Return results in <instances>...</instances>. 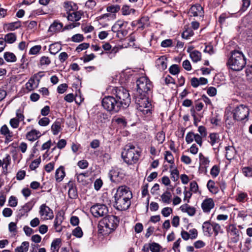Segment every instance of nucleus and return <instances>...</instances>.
<instances>
[{
	"mask_svg": "<svg viewBox=\"0 0 252 252\" xmlns=\"http://www.w3.org/2000/svg\"><path fill=\"white\" fill-rule=\"evenodd\" d=\"M209 137L210 139V143L212 146H214L215 143H218L219 142V137L217 133H210L209 135Z\"/></svg>",
	"mask_w": 252,
	"mask_h": 252,
	"instance_id": "f704fd0d",
	"label": "nucleus"
},
{
	"mask_svg": "<svg viewBox=\"0 0 252 252\" xmlns=\"http://www.w3.org/2000/svg\"><path fill=\"white\" fill-rule=\"evenodd\" d=\"M62 49L61 46L58 43L52 44L49 46V51L52 54L55 55Z\"/></svg>",
	"mask_w": 252,
	"mask_h": 252,
	"instance_id": "393cba45",
	"label": "nucleus"
},
{
	"mask_svg": "<svg viewBox=\"0 0 252 252\" xmlns=\"http://www.w3.org/2000/svg\"><path fill=\"white\" fill-rule=\"evenodd\" d=\"M157 140L159 143H162L165 140V134L163 131H160L157 133L156 135Z\"/></svg>",
	"mask_w": 252,
	"mask_h": 252,
	"instance_id": "8fccbe9b",
	"label": "nucleus"
},
{
	"mask_svg": "<svg viewBox=\"0 0 252 252\" xmlns=\"http://www.w3.org/2000/svg\"><path fill=\"white\" fill-rule=\"evenodd\" d=\"M203 8L199 4L192 5L189 9V14L190 16L200 17L203 16Z\"/></svg>",
	"mask_w": 252,
	"mask_h": 252,
	"instance_id": "f8f14e48",
	"label": "nucleus"
},
{
	"mask_svg": "<svg viewBox=\"0 0 252 252\" xmlns=\"http://www.w3.org/2000/svg\"><path fill=\"white\" fill-rule=\"evenodd\" d=\"M84 37L82 34H76L71 37V40L75 42H80L83 41Z\"/></svg>",
	"mask_w": 252,
	"mask_h": 252,
	"instance_id": "49530a36",
	"label": "nucleus"
},
{
	"mask_svg": "<svg viewBox=\"0 0 252 252\" xmlns=\"http://www.w3.org/2000/svg\"><path fill=\"white\" fill-rule=\"evenodd\" d=\"M173 210L169 207H165L161 211L162 215L165 217H168L172 213Z\"/></svg>",
	"mask_w": 252,
	"mask_h": 252,
	"instance_id": "5fc2aeb1",
	"label": "nucleus"
},
{
	"mask_svg": "<svg viewBox=\"0 0 252 252\" xmlns=\"http://www.w3.org/2000/svg\"><path fill=\"white\" fill-rule=\"evenodd\" d=\"M82 14L79 11H74L72 13L69 12L68 13L67 18L68 20L72 22H77L79 21L81 18Z\"/></svg>",
	"mask_w": 252,
	"mask_h": 252,
	"instance_id": "a211bd4d",
	"label": "nucleus"
},
{
	"mask_svg": "<svg viewBox=\"0 0 252 252\" xmlns=\"http://www.w3.org/2000/svg\"><path fill=\"white\" fill-rule=\"evenodd\" d=\"M40 136V132L33 129L27 133L26 138L29 141H33L38 139Z\"/></svg>",
	"mask_w": 252,
	"mask_h": 252,
	"instance_id": "dca6fc26",
	"label": "nucleus"
},
{
	"mask_svg": "<svg viewBox=\"0 0 252 252\" xmlns=\"http://www.w3.org/2000/svg\"><path fill=\"white\" fill-rule=\"evenodd\" d=\"M101 104L104 109L112 114L117 113L123 109L113 94L105 96L102 99Z\"/></svg>",
	"mask_w": 252,
	"mask_h": 252,
	"instance_id": "39448f33",
	"label": "nucleus"
},
{
	"mask_svg": "<svg viewBox=\"0 0 252 252\" xmlns=\"http://www.w3.org/2000/svg\"><path fill=\"white\" fill-rule=\"evenodd\" d=\"M68 196L71 199H76L78 197L77 188L69 189L68 191Z\"/></svg>",
	"mask_w": 252,
	"mask_h": 252,
	"instance_id": "37998d69",
	"label": "nucleus"
},
{
	"mask_svg": "<svg viewBox=\"0 0 252 252\" xmlns=\"http://www.w3.org/2000/svg\"><path fill=\"white\" fill-rule=\"evenodd\" d=\"M119 220L117 217L108 215L104 217L99 222L98 227L105 228V234H109L116 229L118 225Z\"/></svg>",
	"mask_w": 252,
	"mask_h": 252,
	"instance_id": "423d86ee",
	"label": "nucleus"
},
{
	"mask_svg": "<svg viewBox=\"0 0 252 252\" xmlns=\"http://www.w3.org/2000/svg\"><path fill=\"white\" fill-rule=\"evenodd\" d=\"M39 213L41 216H44L45 219H52L54 217L52 210L45 204L40 206Z\"/></svg>",
	"mask_w": 252,
	"mask_h": 252,
	"instance_id": "ddd939ff",
	"label": "nucleus"
},
{
	"mask_svg": "<svg viewBox=\"0 0 252 252\" xmlns=\"http://www.w3.org/2000/svg\"><path fill=\"white\" fill-rule=\"evenodd\" d=\"M165 60L166 59L164 58V57H161L157 60L156 62L159 69L163 70L165 69L167 67V63L165 62Z\"/></svg>",
	"mask_w": 252,
	"mask_h": 252,
	"instance_id": "c756f323",
	"label": "nucleus"
},
{
	"mask_svg": "<svg viewBox=\"0 0 252 252\" xmlns=\"http://www.w3.org/2000/svg\"><path fill=\"white\" fill-rule=\"evenodd\" d=\"M62 120L57 119L52 125L51 130L54 135H57L61 130Z\"/></svg>",
	"mask_w": 252,
	"mask_h": 252,
	"instance_id": "6ab92c4d",
	"label": "nucleus"
},
{
	"mask_svg": "<svg viewBox=\"0 0 252 252\" xmlns=\"http://www.w3.org/2000/svg\"><path fill=\"white\" fill-rule=\"evenodd\" d=\"M8 203L9 206L12 207L16 206L18 203L16 197L14 196H11L9 199Z\"/></svg>",
	"mask_w": 252,
	"mask_h": 252,
	"instance_id": "13d9d810",
	"label": "nucleus"
},
{
	"mask_svg": "<svg viewBox=\"0 0 252 252\" xmlns=\"http://www.w3.org/2000/svg\"><path fill=\"white\" fill-rule=\"evenodd\" d=\"M213 232L215 233V236H217L220 232L222 233V230L221 228L220 225L217 223H213L212 224Z\"/></svg>",
	"mask_w": 252,
	"mask_h": 252,
	"instance_id": "c9c22d12",
	"label": "nucleus"
},
{
	"mask_svg": "<svg viewBox=\"0 0 252 252\" xmlns=\"http://www.w3.org/2000/svg\"><path fill=\"white\" fill-rule=\"evenodd\" d=\"M65 172L63 167L61 166L56 171L55 178L56 181L58 182H61L65 176Z\"/></svg>",
	"mask_w": 252,
	"mask_h": 252,
	"instance_id": "412c9836",
	"label": "nucleus"
},
{
	"mask_svg": "<svg viewBox=\"0 0 252 252\" xmlns=\"http://www.w3.org/2000/svg\"><path fill=\"white\" fill-rule=\"evenodd\" d=\"M198 189V186L197 183L193 181L190 183V190L194 193H196Z\"/></svg>",
	"mask_w": 252,
	"mask_h": 252,
	"instance_id": "680f3d73",
	"label": "nucleus"
},
{
	"mask_svg": "<svg viewBox=\"0 0 252 252\" xmlns=\"http://www.w3.org/2000/svg\"><path fill=\"white\" fill-rule=\"evenodd\" d=\"M172 40L170 39H165L162 41L161 43V46L162 47H171L172 45Z\"/></svg>",
	"mask_w": 252,
	"mask_h": 252,
	"instance_id": "774afa93",
	"label": "nucleus"
},
{
	"mask_svg": "<svg viewBox=\"0 0 252 252\" xmlns=\"http://www.w3.org/2000/svg\"><path fill=\"white\" fill-rule=\"evenodd\" d=\"M67 88V85L66 84H62L58 87L57 91L59 94H63L65 92Z\"/></svg>",
	"mask_w": 252,
	"mask_h": 252,
	"instance_id": "338daca9",
	"label": "nucleus"
},
{
	"mask_svg": "<svg viewBox=\"0 0 252 252\" xmlns=\"http://www.w3.org/2000/svg\"><path fill=\"white\" fill-rule=\"evenodd\" d=\"M227 232L229 233L232 236L231 238V241L233 243H236L239 241L240 234L241 231L233 224L228 225L227 229Z\"/></svg>",
	"mask_w": 252,
	"mask_h": 252,
	"instance_id": "9b49d317",
	"label": "nucleus"
},
{
	"mask_svg": "<svg viewBox=\"0 0 252 252\" xmlns=\"http://www.w3.org/2000/svg\"><path fill=\"white\" fill-rule=\"evenodd\" d=\"M3 57L7 62H15L16 61V57L11 52H7L4 54Z\"/></svg>",
	"mask_w": 252,
	"mask_h": 252,
	"instance_id": "c85d7f7f",
	"label": "nucleus"
},
{
	"mask_svg": "<svg viewBox=\"0 0 252 252\" xmlns=\"http://www.w3.org/2000/svg\"><path fill=\"white\" fill-rule=\"evenodd\" d=\"M169 71L172 75H176L179 73L180 68L177 64H173L170 67Z\"/></svg>",
	"mask_w": 252,
	"mask_h": 252,
	"instance_id": "79ce46f5",
	"label": "nucleus"
},
{
	"mask_svg": "<svg viewBox=\"0 0 252 252\" xmlns=\"http://www.w3.org/2000/svg\"><path fill=\"white\" fill-rule=\"evenodd\" d=\"M120 9V6L117 4L111 5L107 7V11L108 12L115 13L118 12Z\"/></svg>",
	"mask_w": 252,
	"mask_h": 252,
	"instance_id": "e433bc0d",
	"label": "nucleus"
},
{
	"mask_svg": "<svg viewBox=\"0 0 252 252\" xmlns=\"http://www.w3.org/2000/svg\"><path fill=\"white\" fill-rule=\"evenodd\" d=\"M72 234L77 238H81L82 237L83 233L81 228L77 226L72 231Z\"/></svg>",
	"mask_w": 252,
	"mask_h": 252,
	"instance_id": "ea45409f",
	"label": "nucleus"
},
{
	"mask_svg": "<svg viewBox=\"0 0 252 252\" xmlns=\"http://www.w3.org/2000/svg\"><path fill=\"white\" fill-rule=\"evenodd\" d=\"M29 248V243L27 241L23 242L21 245L15 249V252H27Z\"/></svg>",
	"mask_w": 252,
	"mask_h": 252,
	"instance_id": "a878e982",
	"label": "nucleus"
},
{
	"mask_svg": "<svg viewBox=\"0 0 252 252\" xmlns=\"http://www.w3.org/2000/svg\"><path fill=\"white\" fill-rule=\"evenodd\" d=\"M90 212L94 217L98 218L106 215L108 209L104 204L96 203L91 207Z\"/></svg>",
	"mask_w": 252,
	"mask_h": 252,
	"instance_id": "1a4fd4ad",
	"label": "nucleus"
},
{
	"mask_svg": "<svg viewBox=\"0 0 252 252\" xmlns=\"http://www.w3.org/2000/svg\"><path fill=\"white\" fill-rule=\"evenodd\" d=\"M246 64V59L243 53L236 50L231 52V55L227 63L229 67L234 71L242 70Z\"/></svg>",
	"mask_w": 252,
	"mask_h": 252,
	"instance_id": "f03ea898",
	"label": "nucleus"
},
{
	"mask_svg": "<svg viewBox=\"0 0 252 252\" xmlns=\"http://www.w3.org/2000/svg\"><path fill=\"white\" fill-rule=\"evenodd\" d=\"M188 232L190 236V239L191 240L195 239L198 236V232L195 228L190 229Z\"/></svg>",
	"mask_w": 252,
	"mask_h": 252,
	"instance_id": "0e129e2a",
	"label": "nucleus"
},
{
	"mask_svg": "<svg viewBox=\"0 0 252 252\" xmlns=\"http://www.w3.org/2000/svg\"><path fill=\"white\" fill-rule=\"evenodd\" d=\"M90 46V44L88 43H83L79 44L76 49V51L80 52L83 50L88 49Z\"/></svg>",
	"mask_w": 252,
	"mask_h": 252,
	"instance_id": "3c124183",
	"label": "nucleus"
},
{
	"mask_svg": "<svg viewBox=\"0 0 252 252\" xmlns=\"http://www.w3.org/2000/svg\"><path fill=\"white\" fill-rule=\"evenodd\" d=\"M160 246L156 243L153 242L151 244H149L150 250L152 252H159L160 249Z\"/></svg>",
	"mask_w": 252,
	"mask_h": 252,
	"instance_id": "4c0bfd02",
	"label": "nucleus"
},
{
	"mask_svg": "<svg viewBox=\"0 0 252 252\" xmlns=\"http://www.w3.org/2000/svg\"><path fill=\"white\" fill-rule=\"evenodd\" d=\"M182 242V240L181 238H179L176 241H175L172 247L173 250L175 252H180V250L179 249L180 243Z\"/></svg>",
	"mask_w": 252,
	"mask_h": 252,
	"instance_id": "4d7b16f0",
	"label": "nucleus"
},
{
	"mask_svg": "<svg viewBox=\"0 0 252 252\" xmlns=\"http://www.w3.org/2000/svg\"><path fill=\"white\" fill-rule=\"evenodd\" d=\"M131 192L126 186L119 187L114 195V207L119 211H124L129 208L130 205V199L132 198Z\"/></svg>",
	"mask_w": 252,
	"mask_h": 252,
	"instance_id": "f257e3e1",
	"label": "nucleus"
},
{
	"mask_svg": "<svg viewBox=\"0 0 252 252\" xmlns=\"http://www.w3.org/2000/svg\"><path fill=\"white\" fill-rule=\"evenodd\" d=\"M172 197L171 194L169 191H166L161 195L162 201L164 203H169Z\"/></svg>",
	"mask_w": 252,
	"mask_h": 252,
	"instance_id": "72a5a7b5",
	"label": "nucleus"
},
{
	"mask_svg": "<svg viewBox=\"0 0 252 252\" xmlns=\"http://www.w3.org/2000/svg\"><path fill=\"white\" fill-rule=\"evenodd\" d=\"M193 33V32L191 29H188L183 32L182 34V36L184 38L188 39L189 37L192 36Z\"/></svg>",
	"mask_w": 252,
	"mask_h": 252,
	"instance_id": "a18cd8bd",
	"label": "nucleus"
},
{
	"mask_svg": "<svg viewBox=\"0 0 252 252\" xmlns=\"http://www.w3.org/2000/svg\"><path fill=\"white\" fill-rule=\"evenodd\" d=\"M120 172L118 168H113L110 170L108 176L112 182H116L118 179Z\"/></svg>",
	"mask_w": 252,
	"mask_h": 252,
	"instance_id": "f3484780",
	"label": "nucleus"
},
{
	"mask_svg": "<svg viewBox=\"0 0 252 252\" xmlns=\"http://www.w3.org/2000/svg\"><path fill=\"white\" fill-rule=\"evenodd\" d=\"M97 118L98 121L101 123H105L108 121L107 115L105 113H100Z\"/></svg>",
	"mask_w": 252,
	"mask_h": 252,
	"instance_id": "de8ad7c7",
	"label": "nucleus"
},
{
	"mask_svg": "<svg viewBox=\"0 0 252 252\" xmlns=\"http://www.w3.org/2000/svg\"><path fill=\"white\" fill-rule=\"evenodd\" d=\"M135 149V147L131 144L126 145L122 153V157L124 161L128 164L135 163L138 160L140 154Z\"/></svg>",
	"mask_w": 252,
	"mask_h": 252,
	"instance_id": "20e7f679",
	"label": "nucleus"
},
{
	"mask_svg": "<svg viewBox=\"0 0 252 252\" xmlns=\"http://www.w3.org/2000/svg\"><path fill=\"white\" fill-rule=\"evenodd\" d=\"M214 202L212 198L204 200L201 204V207L204 212L208 213L214 207Z\"/></svg>",
	"mask_w": 252,
	"mask_h": 252,
	"instance_id": "4468645a",
	"label": "nucleus"
},
{
	"mask_svg": "<svg viewBox=\"0 0 252 252\" xmlns=\"http://www.w3.org/2000/svg\"><path fill=\"white\" fill-rule=\"evenodd\" d=\"M212 224L208 221H205L202 225V229L205 235L211 236L213 234L212 231Z\"/></svg>",
	"mask_w": 252,
	"mask_h": 252,
	"instance_id": "aec40b11",
	"label": "nucleus"
},
{
	"mask_svg": "<svg viewBox=\"0 0 252 252\" xmlns=\"http://www.w3.org/2000/svg\"><path fill=\"white\" fill-rule=\"evenodd\" d=\"M195 134L193 132H189L186 136V141L188 144L193 142L194 139Z\"/></svg>",
	"mask_w": 252,
	"mask_h": 252,
	"instance_id": "09e8293b",
	"label": "nucleus"
},
{
	"mask_svg": "<svg viewBox=\"0 0 252 252\" xmlns=\"http://www.w3.org/2000/svg\"><path fill=\"white\" fill-rule=\"evenodd\" d=\"M21 22L17 21L7 24V29L9 31H14L21 27Z\"/></svg>",
	"mask_w": 252,
	"mask_h": 252,
	"instance_id": "2f4dec72",
	"label": "nucleus"
},
{
	"mask_svg": "<svg viewBox=\"0 0 252 252\" xmlns=\"http://www.w3.org/2000/svg\"><path fill=\"white\" fill-rule=\"evenodd\" d=\"M137 92L138 94H149L153 88L152 82L146 76H142L136 81Z\"/></svg>",
	"mask_w": 252,
	"mask_h": 252,
	"instance_id": "0eeeda50",
	"label": "nucleus"
},
{
	"mask_svg": "<svg viewBox=\"0 0 252 252\" xmlns=\"http://www.w3.org/2000/svg\"><path fill=\"white\" fill-rule=\"evenodd\" d=\"M190 57L193 62L196 63L201 60V54L200 52L194 50L190 53Z\"/></svg>",
	"mask_w": 252,
	"mask_h": 252,
	"instance_id": "bb28decb",
	"label": "nucleus"
},
{
	"mask_svg": "<svg viewBox=\"0 0 252 252\" xmlns=\"http://www.w3.org/2000/svg\"><path fill=\"white\" fill-rule=\"evenodd\" d=\"M225 157L228 160L232 159L235 154V150L232 146H227L225 147Z\"/></svg>",
	"mask_w": 252,
	"mask_h": 252,
	"instance_id": "5701e85b",
	"label": "nucleus"
},
{
	"mask_svg": "<svg viewBox=\"0 0 252 252\" xmlns=\"http://www.w3.org/2000/svg\"><path fill=\"white\" fill-rule=\"evenodd\" d=\"M219 173L220 169L219 167L217 165L213 166L210 171L211 175L213 177H216L219 175Z\"/></svg>",
	"mask_w": 252,
	"mask_h": 252,
	"instance_id": "864d4df0",
	"label": "nucleus"
},
{
	"mask_svg": "<svg viewBox=\"0 0 252 252\" xmlns=\"http://www.w3.org/2000/svg\"><path fill=\"white\" fill-rule=\"evenodd\" d=\"M171 178L174 181H176L178 180L179 172L177 168L171 171Z\"/></svg>",
	"mask_w": 252,
	"mask_h": 252,
	"instance_id": "603ef678",
	"label": "nucleus"
},
{
	"mask_svg": "<svg viewBox=\"0 0 252 252\" xmlns=\"http://www.w3.org/2000/svg\"><path fill=\"white\" fill-rule=\"evenodd\" d=\"M63 27V24L62 23L58 20H55L50 25L48 31L49 32H51V34H53L55 33L60 32Z\"/></svg>",
	"mask_w": 252,
	"mask_h": 252,
	"instance_id": "2eb2a0df",
	"label": "nucleus"
},
{
	"mask_svg": "<svg viewBox=\"0 0 252 252\" xmlns=\"http://www.w3.org/2000/svg\"><path fill=\"white\" fill-rule=\"evenodd\" d=\"M215 184L213 180H210L207 183V187L210 192L216 194L218 192V188L215 186Z\"/></svg>",
	"mask_w": 252,
	"mask_h": 252,
	"instance_id": "cd10ccee",
	"label": "nucleus"
},
{
	"mask_svg": "<svg viewBox=\"0 0 252 252\" xmlns=\"http://www.w3.org/2000/svg\"><path fill=\"white\" fill-rule=\"evenodd\" d=\"M41 49L40 45H36L32 47L30 51V54L32 55H35L38 53Z\"/></svg>",
	"mask_w": 252,
	"mask_h": 252,
	"instance_id": "e2e57ef3",
	"label": "nucleus"
},
{
	"mask_svg": "<svg viewBox=\"0 0 252 252\" xmlns=\"http://www.w3.org/2000/svg\"><path fill=\"white\" fill-rule=\"evenodd\" d=\"M95 55L92 53L90 55H86L85 56L81 58V60H83L84 63L89 62L95 58Z\"/></svg>",
	"mask_w": 252,
	"mask_h": 252,
	"instance_id": "6e6d98bb",
	"label": "nucleus"
},
{
	"mask_svg": "<svg viewBox=\"0 0 252 252\" xmlns=\"http://www.w3.org/2000/svg\"><path fill=\"white\" fill-rule=\"evenodd\" d=\"M112 94L115 96L123 109L127 108L130 104L131 98L129 92L125 88H114L112 91Z\"/></svg>",
	"mask_w": 252,
	"mask_h": 252,
	"instance_id": "7ed1b4c3",
	"label": "nucleus"
},
{
	"mask_svg": "<svg viewBox=\"0 0 252 252\" xmlns=\"http://www.w3.org/2000/svg\"><path fill=\"white\" fill-rule=\"evenodd\" d=\"M243 173L245 176L248 177H252V167L248 166L242 168Z\"/></svg>",
	"mask_w": 252,
	"mask_h": 252,
	"instance_id": "58836bf2",
	"label": "nucleus"
},
{
	"mask_svg": "<svg viewBox=\"0 0 252 252\" xmlns=\"http://www.w3.org/2000/svg\"><path fill=\"white\" fill-rule=\"evenodd\" d=\"M20 121L16 118H12L10 120V126L14 128H17L19 126Z\"/></svg>",
	"mask_w": 252,
	"mask_h": 252,
	"instance_id": "69168bd1",
	"label": "nucleus"
},
{
	"mask_svg": "<svg viewBox=\"0 0 252 252\" xmlns=\"http://www.w3.org/2000/svg\"><path fill=\"white\" fill-rule=\"evenodd\" d=\"M62 222V218L61 217L59 218L58 216H56L54 222V226L57 232H61L62 231V228H59V226L61 225Z\"/></svg>",
	"mask_w": 252,
	"mask_h": 252,
	"instance_id": "7c9ffc66",
	"label": "nucleus"
},
{
	"mask_svg": "<svg viewBox=\"0 0 252 252\" xmlns=\"http://www.w3.org/2000/svg\"><path fill=\"white\" fill-rule=\"evenodd\" d=\"M233 121H242L247 118L249 114V109L244 105L237 106L233 111Z\"/></svg>",
	"mask_w": 252,
	"mask_h": 252,
	"instance_id": "6e6552de",
	"label": "nucleus"
},
{
	"mask_svg": "<svg viewBox=\"0 0 252 252\" xmlns=\"http://www.w3.org/2000/svg\"><path fill=\"white\" fill-rule=\"evenodd\" d=\"M181 209L183 212H187L189 215L192 216L195 213V209L193 207H190L188 204H186L181 207Z\"/></svg>",
	"mask_w": 252,
	"mask_h": 252,
	"instance_id": "b1692460",
	"label": "nucleus"
},
{
	"mask_svg": "<svg viewBox=\"0 0 252 252\" xmlns=\"http://www.w3.org/2000/svg\"><path fill=\"white\" fill-rule=\"evenodd\" d=\"M40 162L41 159L40 158L34 159L30 165V169L32 170H35L38 167Z\"/></svg>",
	"mask_w": 252,
	"mask_h": 252,
	"instance_id": "a19ab883",
	"label": "nucleus"
},
{
	"mask_svg": "<svg viewBox=\"0 0 252 252\" xmlns=\"http://www.w3.org/2000/svg\"><path fill=\"white\" fill-rule=\"evenodd\" d=\"M165 159L166 160V161L171 163L173 164L174 163V158L173 157L172 154L169 151H166L165 154Z\"/></svg>",
	"mask_w": 252,
	"mask_h": 252,
	"instance_id": "c03bdc74",
	"label": "nucleus"
},
{
	"mask_svg": "<svg viewBox=\"0 0 252 252\" xmlns=\"http://www.w3.org/2000/svg\"><path fill=\"white\" fill-rule=\"evenodd\" d=\"M40 63L41 65H49L51 63V61L49 57L43 56L40 59Z\"/></svg>",
	"mask_w": 252,
	"mask_h": 252,
	"instance_id": "bf43d9fd",
	"label": "nucleus"
},
{
	"mask_svg": "<svg viewBox=\"0 0 252 252\" xmlns=\"http://www.w3.org/2000/svg\"><path fill=\"white\" fill-rule=\"evenodd\" d=\"M17 37L15 33H8L4 35L3 38L5 43L9 44L13 43L16 40Z\"/></svg>",
	"mask_w": 252,
	"mask_h": 252,
	"instance_id": "4be33fe9",
	"label": "nucleus"
},
{
	"mask_svg": "<svg viewBox=\"0 0 252 252\" xmlns=\"http://www.w3.org/2000/svg\"><path fill=\"white\" fill-rule=\"evenodd\" d=\"M50 123V120L47 117H44L38 121V124L41 126H46Z\"/></svg>",
	"mask_w": 252,
	"mask_h": 252,
	"instance_id": "052dcab7",
	"label": "nucleus"
},
{
	"mask_svg": "<svg viewBox=\"0 0 252 252\" xmlns=\"http://www.w3.org/2000/svg\"><path fill=\"white\" fill-rule=\"evenodd\" d=\"M149 94H138L135 98L136 108L138 110H141L142 108L151 107V103L148 100Z\"/></svg>",
	"mask_w": 252,
	"mask_h": 252,
	"instance_id": "9d476101",
	"label": "nucleus"
},
{
	"mask_svg": "<svg viewBox=\"0 0 252 252\" xmlns=\"http://www.w3.org/2000/svg\"><path fill=\"white\" fill-rule=\"evenodd\" d=\"M199 158L200 164L204 166L205 168H207L209 165L210 161L207 158L205 157L202 153H200L199 155Z\"/></svg>",
	"mask_w": 252,
	"mask_h": 252,
	"instance_id": "473e14b6",
	"label": "nucleus"
}]
</instances>
